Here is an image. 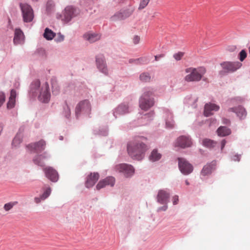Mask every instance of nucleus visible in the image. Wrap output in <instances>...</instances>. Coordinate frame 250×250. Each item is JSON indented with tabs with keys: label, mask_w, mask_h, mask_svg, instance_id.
<instances>
[{
	"label": "nucleus",
	"mask_w": 250,
	"mask_h": 250,
	"mask_svg": "<svg viewBox=\"0 0 250 250\" xmlns=\"http://www.w3.org/2000/svg\"><path fill=\"white\" fill-rule=\"evenodd\" d=\"M115 169L119 172L123 173L126 177L132 176L134 173V169L133 167L125 164L117 165L115 167Z\"/></svg>",
	"instance_id": "0eeeda50"
},
{
	"label": "nucleus",
	"mask_w": 250,
	"mask_h": 250,
	"mask_svg": "<svg viewBox=\"0 0 250 250\" xmlns=\"http://www.w3.org/2000/svg\"><path fill=\"white\" fill-rule=\"evenodd\" d=\"M45 158L44 156L42 155L37 156L34 159L33 161L36 164L40 165L41 166H43V163L42 162V159Z\"/></svg>",
	"instance_id": "2f4dec72"
},
{
	"label": "nucleus",
	"mask_w": 250,
	"mask_h": 250,
	"mask_svg": "<svg viewBox=\"0 0 250 250\" xmlns=\"http://www.w3.org/2000/svg\"><path fill=\"white\" fill-rule=\"evenodd\" d=\"M96 64L98 68L101 72L105 74L108 73L106 64L103 55H100L96 57Z\"/></svg>",
	"instance_id": "f8f14e48"
},
{
	"label": "nucleus",
	"mask_w": 250,
	"mask_h": 250,
	"mask_svg": "<svg viewBox=\"0 0 250 250\" xmlns=\"http://www.w3.org/2000/svg\"><path fill=\"white\" fill-rule=\"evenodd\" d=\"M51 192V189L50 187H48L44 191V192L41 195V198L42 200L46 199L50 194Z\"/></svg>",
	"instance_id": "7c9ffc66"
},
{
	"label": "nucleus",
	"mask_w": 250,
	"mask_h": 250,
	"mask_svg": "<svg viewBox=\"0 0 250 250\" xmlns=\"http://www.w3.org/2000/svg\"><path fill=\"white\" fill-rule=\"evenodd\" d=\"M55 34L50 29L46 28L43 34L44 37L47 40H52L55 36Z\"/></svg>",
	"instance_id": "a878e982"
},
{
	"label": "nucleus",
	"mask_w": 250,
	"mask_h": 250,
	"mask_svg": "<svg viewBox=\"0 0 250 250\" xmlns=\"http://www.w3.org/2000/svg\"><path fill=\"white\" fill-rule=\"evenodd\" d=\"M249 53L250 54V46L249 47Z\"/></svg>",
	"instance_id": "864d4df0"
},
{
	"label": "nucleus",
	"mask_w": 250,
	"mask_h": 250,
	"mask_svg": "<svg viewBox=\"0 0 250 250\" xmlns=\"http://www.w3.org/2000/svg\"><path fill=\"white\" fill-rule=\"evenodd\" d=\"M136 62L140 61L142 63H147V59L146 58H141L137 60H135Z\"/></svg>",
	"instance_id": "c03bdc74"
},
{
	"label": "nucleus",
	"mask_w": 250,
	"mask_h": 250,
	"mask_svg": "<svg viewBox=\"0 0 250 250\" xmlns=\"http://www.w3.org/2000/svg\"><path fill=\"white\" fill-rule=\"evenodd\" d=\"M186 185H188L189 184V182H188V181H186Z\"/></svg>",
	"instance_id": "603ef678"
},
{
	"label": "nucleus",
	"mask_w": 250,
	"mask_h": 250,
	"mask_svg": "<svg viewBox=\"0 0 250 250\" xmlns=\"http://www.w3.org/2000/svg\"><path fill=\"white\" fill-rule=\"evenodd\" d=\"M174 122L172 120L170 122H166V126L168 128H172L174 126Z\"/></svg>",
	"instance_id": "a19ab883"
},
{
	"label": "nucleus",
	"mask_w": 250,
	"mask_h": 250,
	"mask_svg": "<svg viewBox=\"0 0 250 250\" xmlns=\"http://www.w3.org/2000/svg\"><path fill=\"white\" fill-rule=\"evenodd\" d=\"M63 40V37H62L61 41H62Z\"/></svg>",
	"instance_id": "5fc2aeb1"
},
{
	"label": "nucleus",
	"mask_w": 250,
	"mask_h": 250,
	"mask_svg": "<svg viewBox=\"0 0 250 250\" xmlns=\"http://www.w3.org/2000/svg\"><path fill=\"white\" fill-rule=\"evenodd\" d=\"M128 112V107L124 104L120 105L117 107L114 112V115L117 117L118 115H123Z\"/></svg>",
	"instance_id": "412c9836"
},
{
	"label": "nucleus",
	"mask_w": 250,
	"mask_h": 250,
	"mask_svg": "<svg viewBox=\"0 0 250 250\" xmlns=\"http://www.w3.org/2000/svg\"><path fill=\"white\" fill-rule=\"evenodd\" d=\"M222 68L225 72H233L239 69L242 64L238 62H226L221 63Z\"/></svg>",
	"instance_id": "6e6552de"
},
{
	"label": "nucleus",
	"mask_w": 250,
	"mask_h": 250,
	"mask_svg": "<svg viewBox=\"0 0 250 250\" xmlns=\"http://www.w3.org/2000/svg\"><path fill=\"white\" fill-rule=\"evenodd\" d=\"M240 156L238 155H235V156H234V157L233 158V160L234 161H240Z\"/></svg>",
	"instance_id": "09e8293b"
},
{
	"label": "nucleus",
	"mask_w": 250,
	"mask_h": 250,
	"mask_svg": "<svg viewBox=\"0 0 250 250\" xmlns=\"http://www.w3.org/2000/svg\"><path fill=\"white\" fill-rule=\"evenodd\" d=\"M167 208V207H165V208L164 209V210H165Z\"/></svg>",
	"instance_id": "6e6d98bb"
},
{
	"label": "nucleus",
	"mask_w": 250,
	"mask_h": 250,
	"mask_svg": "<svg viewBox=\"0 0 250 250\" xmlns=\"http://www.w3.org/2000/svg\"><path fill=\"white\" fill-rule=\"evenodd\" d=\"M219 106L214 104H207L205 105L204 114L206 116H209L213 114V111H218Z\"/></svg>",
	"instance_id": "dca6fc26"
},
{
	"label": "nucleus",
	"mask_w": 250,
	"mask_h": 250,
	"mask_svg": "<svg viewBox=\"0 0 250 250\" xmlns=\"http://www.w3.org/2000/svg\"><path fill=\"white\" fill-rule=\"evenodd\" d=\"M115 180L113 177H108L106 178L101 180L96 186L97 190H100L101 188H104L106 186H110L113 187L115 184Z\"/></svg>",
	"instance_id": "ddd939ff"
},
{
	"label": "nucleus",
	"mask_w": 250,
	"mask_h": 250,
	"mask_svg": "<svg viewBox=\"0 0 250 250\" xmlns=\"http://www.w3.org/2000/svg\"><path fill=\"white\" fill-rule=\"evenodd\" d=\"M52 89H53V92L55 93V94H58L59 91V89L58 88V87L56 85L55 83H52Z\"/></svg>",
	"instance_id": "ea45409f"
},
{
	"label": "nucleus",
	"mask_w": 250,
	"mask_h": 250,
	"mask_svg": "<svg viewBox=\"0 0 250 250\" xmlns=\"http://www.w3.org/2000/svg\"><path fill=\"white\" fill-rule=\"evenodd\" d=\"M172 200L173 205H175L177 204L179 201L178 196L177 195H175L173 197Z\"/></svg>",
	"instance_id": "a18cd8bd"
},
{
	"label": "nucleus",
	"mask_w": 250,
	"mask_h": 250,
	"mask_svg": "<svg viewBox=\"0 0 250 250\" xmlns=\"http://www.w3.org/2000/svg\"><path fill=\"white\" fill-rule=\"evenodd\" d=\"M217 134L220 136H225L230 134V130L226 127L221 126L217 130Z\"/></svg>",
	"instance_id": "5701e85b"
},
{
	"label": "nucleus",
	"mask_w": 250,
	"mask_h": 250,
	"mask_svg": "<svg viewBox=\"0 0 250 250\" xmlns=\"http://www.w3.org/2000/svg\"><path fill=\"white\" fill-rule=\"evenodd\" d=\"M30 92L33 96L39 93L38 99L42 103H48L50 100V94L49 92V85L45 82L40 87V82L36 80L32 82L30 85Z\"/></svg>",
	"instance_id": "f03ea898"
},
{
	"label": "nucleus",
	"mask_w": 250,
	"mask_h": 250,
	"mask_svg": "<svg viewBox=\"0 0 250 250\" xmlns=\"http://www.w3.org/2000/svg\"><path fill=\"white\" fill-rule=\"evenodd\" d=\"M24 35L22 32L19 29H16L15 31L14 43L15 44L22 43L23 42Z\"/></svg>",
	"instance_id": "a211bd4d"
},
{
	"label": "nucleus",
	"mask_w": 250,
	"mask_h": 250,
	"mask_svg": "<svg viewBox=\"0 0 250 250\" xmlns=\"http://www.w3.org/2000/svg\"><path fill=\"white\" fill-rule=\"evenodd\" d=\"M122 17H123V15H122L121 13H118V14L115 15L114 16H113L111 18H112V21H116L118 19H120V20L123 19Z\"/></svg>",
	"instance_id": "4c0bfd02"
},
{
	"label": "nucleus",
	"mask_w": 250,
	"mask_h": 250,
	"mask_svg": "<svg viewBox=\"0 0 250 250\" xmlns=\"http://www.w3.org/2000/svg\"><path fill=\"white\" fill-rule=\"evenodd\" d=\"M212 169L213 168L211 165H207L203 168L201 171V174L203 176H206L210 174L212 172Z\"/></svg>",
	"instance_id": "393cba45"
},
{
	"label": "nucleus",
	"mask_w": 250,
	"mask_h": 250,
	"mask_svg": "<svg viewBox=\"0 0 250 250\" xmlns=\"http://www.w3.org/2000/svg\"><path fill=\"white\" fill-rule=\"evenodd\" d=\"M99 179V174L98 173L94 172L88 175L85 182V186L87 188L93 187Z\"/></svg>",
	"instance_id": "4468645a"
},
{
	"label": "nucleus",
	"mask_w": 250,
	"mask_h": 250,
	"mask_svg": "<svg viewBox=\"0 0 250 250\" xmlns=\"http://www.w3.org/2000/svg\"><path fill=\"white\" fill-rule=\"evenodd\" d=\"M184 53L182 52H179L177 53H175L173 55V57L177 61H179L181 60L182 57L184 56Z\"/></svg>",
	"instance_id": "72a5a7b5"
},
{
	"label": "nucleus",
	"mask_w": 250,
	"mask_h": 250,
	"mask_svg": "<svg viewBox=\"0 0 250 250\" xmlns=\"http://www.w3.org/2000/svg\"><path fill=\"white\" fill-rule=\"evenodd\" d=\"M17 201L10 202L4 204L3 208L6 211H8L11 210L14 206L18 204Z\"/></svg>",
	"instance_id": "cd10ccee"
},
{
	"label": "nucleus",
	"mask_w": 250,
	"mask_h": 250,
	"mask_svg": "<svg viewBox=\"0 0 250 250\" xmlns=\"http://www.w3.org/2000/svg\"><path fill=\"white\" fill-rule=\"evenodd\" d=\"M164 57V54H160L158 55H156L155 56V60L156 61H158L160 58H163Z\"/></svg>",
	"instance_id": "de8ad7c7"
},
{
	"label": "nucleus",
	"mask_w": 250,
	"mask_h": 250,
	"mask_svg": "<svg viewBox=\"0 0 250 250\" xmlns=\"http://www.w3.org/2000/svg\"><path fill=\"white\" fill-rule=\"evenodd\" d=\"M140 40V38L138 36H135L133 39V41L134 44H138Z\"/></svg>",
	"instance_id": "79ce46f5"
},
{
	"label": "nucleus",
	"mask_w": 250,
	"mask_h": 250,
	"mask_svg": "<svg viewBox=\"0 0 250 250\" xmlns=\"http://www.w3.org/2000/svg\"><path fill=\"white\" fill-rule=\"evenodd\" d=\"M45 142L43 140H41L37 143L31 144L27 146L31 150H35L37 152L44 150L45 146Z\"/></svg>",
	"instance_id": "2eb2a0df"
},
{
	"label": "nucleus",
	"mask_w": 250,
	"mask_h": 250,
	"mask_svg": "<svg viewBox=\"0 0 250 250\" xmlns=\"http://www.w3.org/2000/svg\"><path fill=\"white\" fill-rule=\"evenodd\" d=\"M192 144L191 139L189 136H181L177 138L175 142V146L182 148L189 147Z\"/></svg>",
	"instance_id": "9b49d317"
},
{
	"label": "nucleus",
	"mask_w": 250,
	"mask_h": 250,
	"mask_svg": "<svg viewBox=\"0 0 250 250\" xmlns=\"http://www.w3.org/2000/svg\"><path fill=\"white\" fill-rule=\"evenodd\" d=\"M179 167L181 172L185 175L190 173L193 170V167L184 158H178Z\"/></svg>",
	"instance_id": "1a4fd4ad"
},
{
	"label": "nucleus",
	"mask_w": 250,
	"mask_h": 250,
	"mask_svg": "<svg viewBox=\"0 0 250 250\" xmlns=\"http://www.w3.org/2000/svg\"><path fill=\"white\" fill-rule=\"evenodd\" d=\"M15 100L9 99L7 104V107L8 109L13 108L15 105Z\"/></svg>",
	"instance_id": "f704fd0d"
},
{
	"label": "nucleus",
	"mask_w": 250,
	"mask_h": 250,
	"mask_svg": "<svg viewBox=\"0 0 250 250\" xmlns=\"http://www.w3.org/2000/svg\"><path fill=\"white\" fill-rule=\"evenodd\" d=\"M20 7L22 11L24 21L28 22L32 21L34 18V14L31 7L26 3H21Z\"/></svg>",
	"instance_id": "39448f33"
},
{
	"label": "nucleus",
	"mask_w": 250,
	"mask_h": 250,
	"mask_svg": "<svg viewBox=\"0 0 250 250\" xmlns=\"http://www.w3.org/2000/svg\"><path fill=\"white\" fill-rule=\"evenodd\" d=\"M229 111L235 112L237 116L240 119L245 118L247 115L246 110L241 106L237 107L230 108L229 109Z\"/></svg>",
	"instance_id": "aec40b11"
},
{
	"label": "nucleus",
	"mask_w": 250,
	"mask_h": 250,
	"mask_svg": "<svg viewBox=\"0 0 250 250\" xmlns=\"http://www.w3.org/2000/svg\"><path fill=\"white\" fill-rule=\"evenodd\" d=\"M21 141L22 136L20 134H17L13 141V145L16 146L19 145L21 142Z\"/></svg>",
	"instance_id": "c756f323"
},
{
	"label": "nucleus",
	"mask_w": 250,
	"mask_h": 250,
	"mask_svg": "<svg viewBox=\"0 0 250 250\" xmlns=\"http://www.w3.org/2000/svg\"><path fill=\"white\" fill-rule=\"evenodd\" d=\"M65 117L67 118H68L70 116V110L69 109V108L67 106L66 109H65Z\"/></svg>",
	"instance_id": "37998d69"
},
{
	"label": "nucleus",
	"mask_w": 250,
	"mask_h": 250,
	"mask_svg": "<svg viewBox=\"0 0 250 250\" xmlns=\"http://www.w3.org/2000/svg\"><path fill=\"white\" fill-rule=\"evenodd\" d=\"M223 122L225 124H229L230 123V121L229 120L227 119H223Z\"/></svg>",
	"instance_id": "3c124183"
},
{
	"label": "nucleus",
	"mask_w": 250,
	"mask_h": 250,
	"mask_svg": "<svg viewBox=\"0 0 250 250\" xmlns=\"http://www.w3.org/2000/svg\"><path fill=\"white\" fill-rule=\"evenodd\" d=\"M42 200L41 198V195L40 196V197H35L34 198V201L36 202V203H37V204L40 203Z\"/></svg>",
	"instance_id": "49530a36"
},
{
	"label": "nucleus",
	"mask_w": 250,
	"mask_h": 250,
	"mask_svg": "<svg viewBox=\"0 0 250 250\" xmlns=\"http://www.w3.org/2000/svg\"><path fill=\"white\" fill-rule=\"evenodd\" d=\"M240 60L242 62L247 57V53L244 50H242L239 53Z\"/></svg>",
	"instance_id": "c9c22d12"
},
{
	"label": "nucleus",
	"mask_w": 250,
	"mask_h": 250,
	"mask_svg": "<svg viewBox=\"0 0 250 250\" xmlns=\"http://www.w3.org/2000/svg\"><path fill=\"white\" fill-rule=\"evenodd\" d=\"M46 177L53 182H56L59 179L58 172L52 167H46L43 168Z\"/></svg>",
	"instance_id": "9d476101"
},
{
	"label": "nucleus",
	"mask_w": 250,
	"mask_h": 250,
	"mask_svg": "<svg viewBox=\"0 0 250 250\" xmlns=\"http://www.w3.org/2000/svg\"><path fill=\"white\" fill-rule=\"evenodd\" d=\"M226 144V141L225 140H223L222 141V142H221V149H222L224 147Z\"/></svg>",
	"instance_id": "8fccbe9b"
},
{
	"label": "nucleus",
	"mask_w": 250,
	"mask_h": 250,
	"mask_svg": "<svg viewBox=\"0 0 250 250\" xmlns=\"http://www.w3.org/2000/svg\"><path fill=\"white\" fill-rule=\"evenodd\" d=\"M75 9L72 6H67L65 8L63 15L64 20L68 22L74 16Z\"/></svg>",
	"instance_id": "6ab92c4d"
},
{
	"label": "nucleus",
	"mask_w": 250,
	"mask_h": 250,
	"mask_svg": "<svg viewBox=\"0 0 250 250\" xmlns=\"http://www.w3.org/2000/svg\"><path fill=\"white\" fill-rule=\"evenodd\" d=\"M84 38L90 42H94L100 39V36L96 34H88L84 35Z\"/></svg>",
	"instance_id": "4be33fe9"
},
{
	"label": "nucleus",
	"mask_w": 250,
	"mask_h": 250,
	"mask_svg": "<svg viewBox=\"0 0 250 250\" xmlns=\"http://www.w3.org/2000/svg\"><path fill=\"white\" fill-rule=\"evenodd\" d=\"M150 0H141L139 4V9L142 10L145 8L149 3Z\"/></svg>",
	"instance_id": "473e14b6"
},
{
	"label": "nucleus",
	"mask_w": 250,
	"mask_h": 250,
	"mask_svg": "<svg viewBox=\"0 0 250 250\" xmlns=\"http://www.w3.org/2000/svg\"><path fill=\"white\" fill-rule=\"evenodd\" d=\"M16 97V91L14 89L11 90L9 99L15 100Z\"/></svg>",
	"instance_id": "58836bf2"
},
{
	"label": "nucleus",
	"mask_w": 250,
	"mask_h": 250,
	"mask_svg": "<svg viewBox=\"0 0 250 250\" xmlns=\"http://www.w3.org/2000/svg\"><path fill=\"white\" fill-rule=\"evenodd\" d=\"M169 194L164 190L159 191L157 195V201L162 204H166L167 202Z\"/></svg>",
	"instance_id": "f3484780"
},
{
	"label": "nucleus",
	"mask_w": 250,
	"mask_h": 250,
	"mask_svg": "<svg viewBox=\"0 0 250 250\" xmlns=\"http://www.w3.org/2000/svg\"><path fill=\"white\" fill-rule=\"evenodd\" d=\"M91 111V106L88 100L80 102L75 109V113L78 117L81 113L89 114Z\"/></svg>",
	"instance_id": "423d86ee"
},
{
	"label": "nucleus",
	"mask_w": 250,
	"mask_h": 250,
	"mask_svg": "<svg viewBox=\"0 0 250 250\" xmlns=\"http://www.w3.org/2000/svg\"><path fill=\"white\" fill-rule=\"evenodd\" d=\"M161 157V154L158 152L157 149H154L151 152L149 156V159L151 161L155 162L159 160Z\"/></svg>",
	"instance_id": "b1692460"
},
{
	"label": "nucleus",
	"mask_w": 250,
	"mask_h": 250,
	"mask_svg": "<svg viewBox=\"0 0 250 250\" xmlns=\"http://www.w3.org/2000/svg\"><path fill=\"white\" fill-rule=\"evenodd\" d=\"M140 80L143 82H148L150 81V76L148 73H143L140 76Z\"/></svg>",
	"instance_id": "c85d7f7f"
},
{
	"label": "nucleus",
	"mask_w": 250,
	"mask_h": 250,
	"mask_svg": "<svg viewBox=\"0 0 250 250\" xmlns=\"http://www.w3.org/2000/svg\"><path fill=\"white\" fill-rule=\"evenodd\" d=\"M203 144L206 147L211 148L215 146L216 143L210 139H205L203 140Z\"/></svg>",
	"instance_id": "bb28decb"
},
{
	"label": "nucleus",
	"mask_w": 250,
	"mask_h": 250,
	"mask_svg": "<svg viewBox=\"0 0 250 250\" xmlns=\"http://www.w3.org/2000/svg\"><path fill=\"white\" fill-rule=\"evenodd\" d=\"M185 71L186 73H189L185 78V81L187 82L199 81L206 71L204 67L198 68L190 67L187 68Z\"/></svg>",
	"instance_id": "7ed1b4c3"
},
{
	"label": "nucleus",
	"mask_w": 250,
	"mask_h": 250,
	"mask_svg": "<svg viewBox=\"0 0 250 250\" xmlns=\"http://www.w3.org/2000/svg\"><path fill=\"white\" fill-rule=\"evenodd\" d=\"M146 140L144 137H137L128 144V153L133 159L140 160L143 158V154L147 149L145 144Z\"/></svg>",
	"instance_id": "f257e3e1"
},
{
	"label": "nucleus",
	"mask_w": 250,
	"mask_h": 250,
	"mask_svg": "<svg viewBox=\"0 0 250 250\" xmlns=\"http://www.w3.org/2000/svg\"><path fill=\"white\" fill-rule=\"evenodd\" d=\"M5 101V96L3 92H0V107Z\"/></svg>",
	"instance_id": "e433bc0d"
},
{
	"label": "nucleus",
	"mask_w": 250,
	"mask_h": 250,
	"mask_svg": "<svg viewBox=\"0 0 250 250\" xmlns=\"http://www.w3.org/2000/svg\"><path fill=\"white\" fill-rule=\"evenodd\" d=\"M153 93L151 91H145L140 99L139 106L144 110H147L154 104V101L151 98Z\"/></svg>",
	"instance_id": "20e7f679"
}]
</instances>
